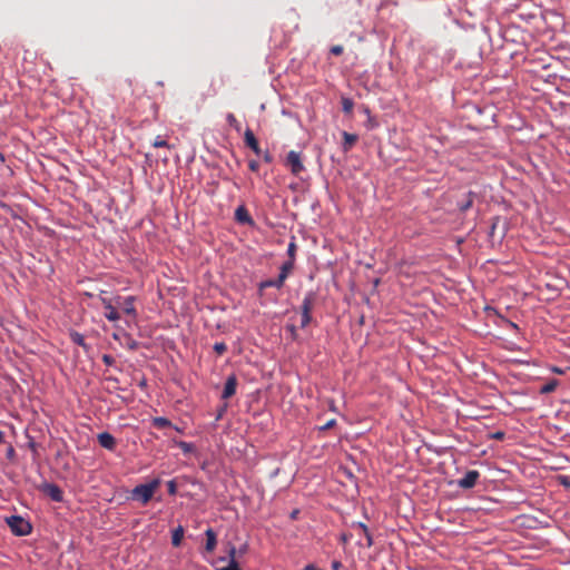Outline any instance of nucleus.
I'll return each mask as SVG.
<instances>
[{
	"label": "nucleus",
	"instance_id": "nucleus-14",
	"mask_svg": "<svg viewBox=\"0 0 570 570\" xmlns=\"http://www.w3.org/2000/svg\"><path fill=\"white\" fill-rule=\"evenodd\" d=\"M358 137L355 134L343 132V149L344 151H348L354 144L357 141Z\"/></svg>",
	"mask_w": 570,
	"mask_h": 570
},
{
	"label": "nucleus",
	"instance_id": "nucleus-35",
	"mask_svg": "<svg viewBox=\"0 0 570 570\" xmlns=\"http://www.w3.org/2000/svg\"><path fill=\"white\" fill-rule=\"evenodd\" d=\"M248 168L252 170V171H258L259 169V164L257 160H250L248 163Z\"/></svg>",
	"mask_w": 570,
	"mask_h": 570
},
{
	"label": "nucleus",
	"instance_id": "nucleus-34",
	"mask_svg": "<svg viewBox=\"0 0 570 570\" xmlns=\"http://www.w3.org/2000/svg\"><path fill=\"white\" fill-rule=\"evenodd\" d=\"M179 448L185 452H189L191 450V444L187 443V442H184V441H180L178 443Z\"/></svg>",
	"mask_w": 570,
	"mask_h": 570
},
{
	"label": "nucleus",
	"instance_id": "nucleus-25",
	"mask_svg": "<svg viewBox=\"0 0 570 570\" xmlns=\"http://www.w3.org/2000/svg\"><path fill=\"white\" fill-rule=\"evenodd\" d=\"M226 120L236 130L240 129V124L238 122V120L236 119V117L233 114H228L226 117Z\"/></svg>",
	"mask_w": 570,
	"mask_h": 570
},
{
	"label": "nucleus",
	"instance_id": "nucleus-37",
	"mask_svg": "<svg viewBox=\"0 0 570 570\" xmlns=\"http://www.w3.org/2000/svg\"><path fill=\"white\" fill-rule=\"evenodd\" d=\"M335 424H336V421L333 419V420H330L328 422H326L321 429L328 430V429L333 428Z\"/></svg>",
	"mask_w": 570,
	"mask_h": 570
},
{
	"label": "nucleus",
	"instance_id": "nucleus-29",
	"mask_svg": "<svg viewBox=\"0 0 570 570\" xmlns=\"http://www.w3.org/2000/svg\"><path fill=\"white\" fill-rule=\"evenodd\" d=\"M214 351L218 354V355H222L224 354L226 351H227V346L224 342H217L214 344Z\"/></svg>",
	"mask_w": 570,
	"mask_h": 570
},
{
	"label": "nucleus",
	"instance_id": "nucleus-18",
	"mask_svg": "<svg viewBox=\"0 0 570 570\" xmlns=\"http://www.w3.org/2000/svg\"><path fill=\"white\" fill-rule=\"evenodd\" d=\"M284 283V281H281V277H277L276 279H266L259 283V291H263L267 287L282 288Z\"/></svg>",
	"mask_w": 570,
	"mask_h": 570
},
{
	"label": "nucleus",
	"instance_id": "nucleus-20",
	"mask_svg": "<svg viewBox=\"0 0 570 570\" xmlns=\"http://www.w3.org/2000/svg\"><path fill=\"white\" fill-rule=\"evenodd\" d=\"M474 196H475V194L473 191H469L466 194V199L459 204V209L462 213H465L466 210H469L472 207Z\"/></svg>",
	"mask_w": 570,
	"mask_h": 570
},
{
	"label": "nucleus",
	"instance_id": "nucleus-32",
	"mask_svg": "<svg viewBox=\"0 0 570 570\" xmlns=\"http://www.w3.org/2000/svg\"><path fill=\"white\" fill-rule=\"evenodd\" d=\"M343 51H344V48L341 45H335V46L331 47V49H330V52L334 56H340L343 53Z\"/></svg>",
	"mask_w": 570,
	"mask_h": 570
},
{
	"label": "nucleus",
	"instance_id": "nucleus-17",
	"mask_svg": "<svg viewBox=\"0 0 570 570\" xmlns=\"http://www.w3.org/2000/svg\"><path fill=\"white\" fill-rule=\"evenodd\" d=\"M70 340H71L72 343L81 346L86 352L89 351L90 347L86 343L85 337H83V335L81 333L76 332V331L71 332L70 333Z\"/></svg>",
	"mask_w": 570,
	"mask_h": 570
},
{
	"label": "nucleus",
	"instance_id": "nucleus-26",
	"mask_svg": "<svg viewBox=\"0 0 570 570\" xmlns=\"http://www.w3.org/2000/svg\"><path fill=\"white\" fill-rule=\"evenodd\" d=\"M104 294H105V292H101V294L99 295V299H100V302H101V304H102L105 309L107 308L108 305L116 304L115 303V298L114 299L109 298V297L105 296Z\"/></svg>",
	"mask_w": 570,
	"mask_h": 570
},
{
	"label": "nucleus",
	"instance_id": "nucleus-11",
	"mask_svg": "<svg viewBox=\"0 0 570 570\" xmlns=\"http://www.w3.org/2000/svg\"><path fill=\"white\" fill-rule=\"evenodd\" d=\"M314 302H315V294L312 292L307 293L304 296L302 305H301L302 314H311L313 306H314Z\"/></svg>",
	"mask_w": 570,
	"mask_h": 570
},
{
	"label": "nucleus",
	"instance_id": "nucleus-3",
	"mask_svg": "<svg viewBox=\"0 0 570 570\" xmlns=\"http://www.w3.org/2000/svg\"><path fill=\"white\" fill-rule=\"evenodd\" d=\"M135 301H136L135 296H127V297L116 296L115 297L116 305L118 307H120L126 315L131 316L134 320L137 317Z\"/></svg>",
	"mask_w": 570,
	"mask_h": 570
},
{
	"label": "nucleus",
	"instance_id": "nucleus-24",
	"mask_svg": "<svg viewBox=\"0 0 570 570\" xmlns=\"http://www.w3.org/2000/svg\"><path fill=\"white\" fill-rule=\"evenodd\" d=\"M558 386V381L553 380L541 387L542 393H551Z\"/></svg>",
	"mask_w": 570,
	"mask_h": 570
},
{
	"label": "nucleus",
	"instance_id": "nucleus-39",
	"mask_svg": "<svg viewBox=\"0 0 570 570\" xmlns=\"http://www.w3.org/2000/svg\"><path fill=\"white\" fill-rule=\"evenodd\" d=\"M14 454H16L14 449L12 446H10L7 451L8 459H12L14 456Z\"/></svg>",
	"mask_w": 570,
	"mask_h": 570
},
{
	"label": "nucleus",
	"instance_id": "nucleus-42",
	"mask_svg": "<svg viewBox=\"0 0 570 570\" xmlns=\"http://www.w3.org/2000/svg\"><path fill=\"white\" fill-rule=\"evenodd\" d=\"M340 566H341V564H340V562H334V563H333V568H334L335 570H337V569L340 568Z\"/></svg>",
	"mask_w": 570,
	"mask_h": 570
},
{
	"label": "nucleus",
	"instance_id": "nucleus-43",
	"mask_svg": "<svg viewBox=\"0 0 570 570\" xmlns=\"http://www.w3.org/2000/svg\"><path fill=\"white\" fill-rule=\"evenodd\" d=\"M3 439H4V434H3V432L0 431V444L3 442Z\"/></svg>",
	"mask_w": 570,
	"mask_h": 570
},
{
	"label": "nucleus",
	"instance_id": "nucleus-15",
	"mask_svg": "<svg viewBox=\"0 0 570 570\" xmlns=\"http://www.w3.org/2000/svg\"><path fill=\"white\" fill-rule=\"evenodd\" d=\"M117 305L114 304V305H108L107 308L105 309V317L110 321V322H117L120 320V313L117 311Z\"/></svg>",
	"mask_w": 570,
	"mask_h": 570
},
{
	"label": "nucleus",
	"instance_id": "nucleus-2",
	"mask_svg": "<svg viewBox=\"0 0 570 570\" xmlns=\"http://www.w3.org/2000/svg\"><path fill=\"white\" fill-rule=\"evenodd\" d=\"M7 524L11 532L19 537H24L31 533V524L20 515H11L7 518Z\"/></svg>",
	"mask_w": 570,
	"mask_h": 570
},
{
	"label": "nucleus",
	"instance_id": "nucleus-12",
	"mask_svg": "<svg viewBox=\"0 0 570 570\" xmlns=\"http://www.w3.org/2000/svg\"><path fill=\"white\" fill-rule=\"evenodd\" d=\"M235 218L237 222L243 223V224H252L253 223V219H252L248 210L244 206H239L235 210Z\"/></svg>",
	"mask_w": 570,
	"mask_h": 570
},
{
	"label": "nucleus",
	"instance_id": "nucleus-8",
	"mask_svg": "<svg viewBox=\"0 0 570 570\" xmlns=\"http://www.w3.org/2000/svg\"><path fill=\"white\" fill-rule=\"evenodd\" d=\"M236 387H237V379L235 375H230L227 377L226 382H225V386H224V390H223V394H222V399H229L232 397L235 392H236Z\"/></svg>",
	"mask_w": 570,
	"mask_h": 570
},
{
	"label": "nucleus",
	"instance_id": "nucleus-16",
	"mask_svg": "<svg viewBox=\"0 0 570 570\" xmlns=\"http://www.w3.org/2000/svg\"><path fill=\"white\" fill-rule=\"evenodd\" d=\"M294 268V262L293 259H288L286 262H284L281 266V272H279V275L278 277H281V281H286L288 275L292 273Z\"/></svg>",
	"mask_w": 570,
	"mask_h": 570
},
{
	"label": "nucleus",
	"instance_id": "nucleus-1",
	"mask_svg": "<svg viewBox=\"0 0 570 570\" xmlns=\"http://www.w3.org/2000/svg\"><path fill=\"white\" fill-rule=\"evenodd\" d=\"M159 485V479H154L149 483L139 484L132 489L131 497L132 499L140 501L142 504H146L151 500Z\"/></svg>",
	"mask_w": 570,
	"mask_h": 570
},
{
	"label": "nucleus",
	"instance_id": "nucleus-28",
	"mask_svg": "<svg viewBox=\"0 0 570 570\" xmlns=\"http://www.w3.org/2000/svg\"><path fill=\"white\" fill-rule=\"evenodd\" d=\"M153 146L155 148H163V147L169 148V145H168L167 140L163 139L160 136L156 137V139L153 142Z\"/></svg>",
	"mask_w": 570,
	"mask_h": 570
},
{
	"label": "nucleus",
	"instance_id": "nucleus-21",
	"mask_svg": "<svg viewBox=\"0 0 570 570\" xmlns=\"http://www.w3.org/2000/svg\"><path fill=\"white\" fill-rule=\"evenodd\" d=\"M153 425L157 429H165V428H170L171 422L164 416H157V417L153 419Z\"/></svg>",
	"mask_w": 570,
	"mask_h": 570
},
{
	"label": "nucleus",
	"instance_id": "nucleus-41",
	"mask_svg": "<svg viewBox=\"0 0 570 570\" xmlns=\"http://www.w3.org/2000/svg\"><path fill=\"white\" fill-rule=\"evenodd\" d=\"M552 371H553L554 373H557V374H563V373H564V371H563V370H561V368H559V367H553V368H552Z\"/></svg>",
	"mask_w": 570,
	"mask_h": 570
},
{
	"label": "nucleus",
	"instance_id": "nucleus-36",
	"mask_svg": "<svg viewBox=\"0 0 570 570\" xmlns=\"http://www.w3.org/2000/svg\"><path fill=\"white\" fill-rule=\"evenodd\" d=\"M102 362L106 365H112L115 360H114V357L111 355L105 354V355H102Z\"/></svg>",
	"mask_w": 570,
	"mask_h": 570
},
{
	"label": "nucleus",
	"instance_id": "nucleus-5",
	"mask_svg": "<svg viewBox=\"0 0 570 570\" xmlns=\"http://www.w3.org/2000/svg\"><path fill=\"white\" fill-rule=\"evenodd\" d=\"M42 491L55 502H61L63 500L62 490L55 483H45Z\"/></svg>",
	"mask_w": 570,
	"mask_h": 570
},
{
	"label": "nucleus",
	"instance_id": "nucleus-40",
	"mask_svg": "<svg viewBox=\"0 0 570 570\" xmlns=\"http://www.w3.org/2000/svg\"><path fill=\"white\" fill-rule=\"evenodd\" d=\"M263 157H264V160H265L266 163H272V160H273V157H272V155H271L268 151H266V153L263 155Z\"/></svg>",
	"mask_w": 570,
	"mask_h": 570
},
{
	"label": "nucleus",
	"instance_id": "nucleus-27",
	"mask_svg": "<svg viewBox=\"0 0 570 570\" xmlns=\"http://www.w3.org/2000/svg\"><path fill=\"white\" fill-rule=\"evenodd\" d=\"M296 249H297V246H296L295 242H291L287 246V255H288L289 259H293V262H295Z\"/></svg>",
	"mask_w": 570,
	"mask_h": 570
},
{
	"label": "nucleus",
	"instance_id": "nucleus-4",
	"mask_svg": "<svg viewBox=\"0 0 570 570\" xmlns=\"http://www.w3.org/2000/svg\"><path fill=\"white\" fill-rule=\"evenodd\" d=\"M285 165L289 167L291 173L295 176L299 175L305 169L301 154L295 150H291L287 154Z\"/></svg>",
	"mask_w": 570,
	"mask_h": 570
},
{
	"label": "nucleus",
	"instance_id": "nucleus-23",
	"mask_svg": "<svg viewBox=\"0 0 570 570\" xmlns=\"http://www.w3.org/2000/svg\"><path fill=\"white\" fill-rule=\"evenodd\" d=\"M354 107V102L350 98L342 99V109L345 114H351Z\"/></svg>",
	"mask_w": 570,
	"mask_h": 570
},
{
	"label": "nucleus",
	"instance_id": "nucleus-10",
	"mask_svg": "<svg viewBox=\"0 0 570 570\" xmlns=\"http://www.w3.org/2000/svg\"><path fill=\"white\" fill-rule=\"evenodd\" d=\"M205 535H206L205 550H206V552L210 553L216 549L217 535H216V532L212 528H208L205 531Z\"/></svg>",
	"mask_w": 570,
	"mask_h": 570
},
{
	"label": "nucleus",
	"instance_id": "nucleus-22",
	"mask_svg": "<svg viewBox=\"0 0 570 570\" xmlns=\"http://www.w3.org/2000/svg\"><path fill=\"white\" fill-rule=\"evenodd\" d=\"M356 528L364 534L365 539H366V546L370 548L373 546V539H372V535L368 531V528L364 524V523H357L356 524Z\"/></svg>",
	"mask_w": 570,
	"mask_h": 570
},
{
	"label": "nucleus",
	"instance_id": "nucleus-30",
	"mask_svg": "<svg viewBox=\"0 0 570 570\" xmlns=\"http://www.w3.org/2000/svg\"><path fill=\"white\" fill-rule=\"evenodd\" d=\"M168 493L170 495H175L177 493V484L175 480H170L167 482Z\"/></svg>",
	"mask_w": 570,
	"mask_h": 570
},
{
	"label": "nucleus",
	"instance_id": "nucleus-19",
	"mask_svg": "<svg viewBox=\"0 0 570 570\" xmlns=\"http://www.w3.org/2000/svg\"><path fill=\"white\" fill-rule=\"evenodd\" d=\"M183 538H184V528L181 525H179L173 531V534H171L173 546L179 547Z\"/></svg>",
	"mask_w": 570,
	"mask_h": 570
},
{
	"label": "nucleus",
	"instance_id": "nucleus-6",
	"mask_svg": "<svg viewBox=\"0 0 570 570\" xmlns=\"http://www.w3.org/2000/svg\"><path fill=\"white\" fill-rule=\"evenodd\" d=\"M479 478L480 473L476 470H470L458 481V484L462 489H471L475 485Z\"/></svg>",
	"mask_w": 570,
	"mask_h": 570
},
{
	"label": "nucleus",
	"instance_id": "nucleus-7",
	"mask_svg": "<svg viewBox=\"0 0 570 570\" xmlns=\"http://www.w3.org/2000/svg\"><path fill=\"white\" fill-rule=\"evenodd\" d=\"M245 145L250 148L257 156L262 154V149L259 147L258 140L256 139L254 132L248 128L244 134Z\"/></svg>",
	"mask_w": 570,
	"mask_h": 570
},
{
	"label": "nucleus",
	"instance_id": "nucleus-13",
	"mask_svg": "<svg viewBox=\"0 0 570 570\" xmlns=\"http://www.w3.org/2000/svg\"><path fill=\"white\" fill-rule=\"evenodd\" d=\"M229 562L226 567L217 568L216 570H240L236 561V548L230 547L228 551Z\"/></svg>",
	"mask_w": 570,
	"mask_h": 570
},
{
	"label": "nucleus",
	"instance_id": "nucleus-31",
	"mask_svg": "<svg viewBox=\"0 0 570 570\" xmlns=\"http://www.w3.org/2000/svg\"><path fill=\"white\" fill-rule=\"evenodd\" d=\"M312 321L311 314H302L301 316V327H306Z\"/></svg>",
	"mask_w": 570,
	"mask_h": 570
},
{
	"label": "nucleus",
	"instance_id": "nucleus-33",
	"mask_svg": "<svg viewBox=\"0 0 570 570\" xmlns=\"http://www.w3.org/2000/svg\"><path fill=\"white\" fill-rule=\"evenodd\" d=\"M286 330L289 332L292 340H297V330L295 325L289 324L286 326Z\"/></svg>",
	"mask_w": 570,
	"mask_h": 570
},
{
	"label": "nucleus",
	"instance_id": "nucleus-9",
	"mask_svg": "<svg viewBox=\"0 0 570 570\" xmlns=\"http://www.w3.org/2000/svg\"><path fill=\"white\" fill-rule=\"evenodd\" d=\"M98 443L104 449H107L109 451H114L116 448V439L108 432L99 433L98 436Z\"/></svg>",
	"mask_w": 570,
	"mask_h": 570
},
{
	"label": "nucleus",
	"instance_id": "nucleus-38",
	"mask_svg": "<svg viewBox=\"0 0 570 570\" xmlns=\"http://www.w3.org/2000/svg\"><path fill=\"white\" fill-rule=\"evenodd\" d=\"M492 438L495 439V440H503L504 439V432L498 431V432L492 434Z\"/></svg>",
	"mask_w": 570,
	"mask_h": 570
}]
</instances>
